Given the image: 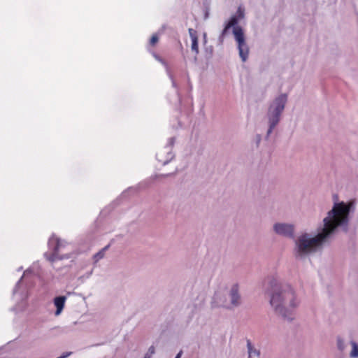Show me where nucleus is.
<instances>
[{"label": "nucleus", "instance_id": "obj_8", "mask_svg": "<svg viewBox=\"0 0 358 358\" xmlns=\"http://www.w3.org/2000/svg\"><path fill=\"white\" fill-rule=\"evenodd\" d=\"M227 296L232 308L240 306L242 303V296L240 292V285L234 282L230 285L227 290Z\"/></svg>", "mask_w": 358, "mask_h": 358}, {"label": "nucleus", "instance_id": "obj_24", "mask_svg": "<svg viewBox=\"0 0 358 358\" xmlns=\"http://www.w3.org/2000/svg\"><path fill=\"white\" fill-rule=\"evenodd\" d=\"M261 140V136L259 135L257 136V142L259 143Z\"/></svg>", "mask_w": 358, "mask_h": 358}, {"label": "nucleus", "instance_id": "obj_2", "mask_svg": "<svg viewBox=\"0 0 358 358\" xmlns=\"http://www.w3.org/2000/svg\"><path fill=\"white\" fill-rule=\"evenodd\" d=\"M270 285L269 303L273 312L285 320H293L295 311L301 303L296 291L289 285L282 284L276 279L271 280Z\"/></svg>", "mask_w": 358, "mask_h": 358}, {"label": "nucleus", "instance_id": "obj_19", "mask_svg": "<svg viewBox=\"0 0 358 358\" xmlns=\"http://www.w3.org/2000/svg\"><path fill=\"white\" fill-rule=\"evenodd\" d=\"M234 15L237 16L240 20H242L245 16L244 9L241 6L238 7L236 13Z\"/></svg>", "mask_w": 358, "mask_h": 358}, {"label": "nucleus", "instance_id": "obj_18", "mask_svg": "<svg viewBox=\"0 0 358 358\" xmlns=\"http://www.w3.org/2000/svg\"><path fill=\"white\" fill-rule=\"evenodd\" d=\"M26 299H27V295L24 294L22 296V300L23 301L22 302V304L21 305H18L16 307H15V309L17 310H23L25 308V307H26V303L24 301Z\"/></svg>", "mask_w": 358, "mask_h": 358}, {"label": "nucleus", "instance_id": "obj_17", "mask_svg": "<svg viewBox=\"0 0 358 358\" xmlns=\"http://www.w3.org/2000/svg\"><path fill=\"white\" fill-rule=\"evenodd\" d=\"M345 347L346 346H345L344 341L341 338L338 337L337 338V348H338V349L340 351L343 352V351L345 350Z\"/></svg>", "mask_w": 358, "mask_h": 358}, {"label": "nucleus", "instance_id": "obj_20", "mask_svg": "<svg viewBox=\"0 0 358 358\" xmlns=\"http://www.w3.org/2000/svg\"><path fill=\"white\" fill-rule=\"evenodd\" d=\"M155 349L154 346H150L147 352V353L145 355L144 358H151L152 356L155 354Z\"/></svg>", "mask_w": 358, "mask_h": 358}, {"label": "nucleus", "instance_id": "obj_12", "mask_svg": "<svg viewBox=\"0 0 358 358\" xmlns=\"http://www.w3.org/2000/svg\"><path fill=\"white\" fill-rule=\"evenodd\" d=\"M247 348L248 352V358H259L260 356L259 350L257 349L250 340L247 341Z\"/></svg>", "mask_w": 358, "mask_h": 358}, {"label": "nucleus", "instance_id": "obj_10", "mask_svg": "<svg viewBox=\"0 0 358 358\" xmlns=\"http://www.w3.org/2000/svg\"><path fill=\"white\" fill-rule=\"evenodd\" d=\"M66 299L67 298L65 296H59L54 299L53 303L56 307V311L55 313V316H59L62 313L64 308Z\"/></svg>", "mask_w": 358, "mask_h": 358}, {"label": "nucleus", "instance_id": "obj_4", "mask_svg": "<svg viewBox=\"0 0 358 358\" xmlns=\"http://www.w3.org/2000/svg\"><path fill=\"white\" fill-rule=\"evenodd\" d=\"M239 20H240L237 16H231L230 20L226 23L225 27L220 34V39L222 40L227 31L232 27L233 34L238 44L240 57L243 62H245L248 57L249 48L245 42L243 30L238 25Z\"/></svg>", "mask_w": 358, "mask_h": 358}, {"label": "nucleus", "instance_id": "obj_5", "mask_svg": "<svg viewBox=\"0 0 358 358\" xmlns=\"http://www.w3.org/2000/svg\"><path fill=\"white\" fill-rule=\"evenodd\" d=\"M49 251L44 254L45 258L50 262H55L57 259H68L70 257L68 253H64L66 248L69 245L62 240L52 236L48 241Z\"/></svg>", "mask_w": 358, "mask_h": 358}, {"label": "nucleus", "instance_id": "obj_3", "mask_svg": "<svg viewBox=\"0 0 358 358\" xmlns=\"http://www.w3.org/2000/svg\"><path fill=\"white\" fill-rule=\"evenodd\" d=\"M287 102V95L281 94L276 96L268 105L266 119L268 124L266 138L268 139L273 129L279 124Z\"/></svg>", "mask_w": 358, "mask_h": 358}, {"label": "nucleus", "instance_id": "obj_7", "mask_svg": "<svg viewBox=\"0 0 358 358\" xmlns=\"http://www.w3.org/2000/svg\"><path fill=\"white\" fill-rule=\"evenodd\" d=\"M174 142L175 138L171 137L169 138L167 145L162 150L157 153V159L161 162L162 165L167 164L174 157V155L172 152V147Z\"/></svg>", "mask_w": 358, "mask_h": 358}, {"label": "nucleus", "instance_id": "obj_6", "mask_svg": "<svg viewBox=\"0 0 358 358\" xmlns=\"http://www.w3.org/2000/svg\"><path fill=\"white\" fill-rule=\"evenodd\" d=\"M273 231L278 236L287 238H294L295 226L292 223L278 222L273 225Z\"/></svg>", "mask_w": 358, "mask_h": 358}, {"label": "nucleus", "instance_id": "obj_11", "mask_svg": "<svg viewBox=\"0 0 358 358\" xmlns=\"http://www.w3.org/2000/svg\"><path fill=\"white\" fill-rule=\"evenodd\" d=\"M189 34L191 38L192 41V45H191V49L195 53V55L199 54V45H198V36H197V32L195 29L192 28H189Z\"/></svg>", "mask_w": 358, "mask_h": 358}, {"label": "nucleus", "instance_id": "obj_23", "mask_svg": "<svg viewBox=\"0 0 358 358\" xmlns=\"http://www.w3.org/2000/svg\"><path fill=\"white\" fill-rule=\"evenodd\" d=\"M181 355H182V352L180 351V352L178 353V355L176 356L175 358H180L181 357Z\"/></svg>", "mask_w": 358, "mask_h": 358}, {"label": "nucleus", "instance_id": "obj_14", "mask_svg": "<svg viewBox=\"0 0 358 358\" xmlns=\"http://www.w3.org/2000/svg\"><path fill=\"white\" fill-rule=\"evenodd\" d=\"M109 245L106 246L103 249H101L99 252H96L93 256V259L94 263L98 262L100 259H103L105 255L106 250L108 248Z\"/></svg>", "mask_w": 358, "mask_h": 358}, {"label": "nucleus", "instance_id": "obj_16", "mask_svg": "<svg viewBox=\"0 0 358 358\" xmlns=\"http://www.w3.org/2000/svg\"><path fill=\"white\" fill-rule=\"evenodd\" d=\"M29 273H31V270L30 269H27L24 272V274L21 277V278L17 281L14 289H13V295H16L17 294V289L20 286V284L22 280V278L24 277V276H27Z\"/></svg>", "mask_w": 358, "mask_h": 358}, {"label": "nucleus", "instance_id": "obj_1", "mask_svg": "<svg viewBox=\"0 0 358 358\" xmlns=\"http://www.w3.org/2000/svg\"><path fill=\"white\" fill-rule=\"evenodd\" d=\"M355 210V203H334L333 208L322 220L317 228V234H301L295 242L294 255L296 258H303L320 250L323 245L329 243L339 229L347 231L350 221V213Z\"/></svg>", "mask_w": 358, "mask_h": 358}, {"label": "nucleus", "instance_id": "obj_25", "mask_svg": "<svg viewBox=\"0 0 358 358\" xmlns=\"http://www.w3.org/2000/svg\"><path fill=\"white\" fill-rule=\"evenodd\" d=\"M203 38H204V40L206 41V34H203Z\"/></svg>", "mask_w": 358, "mask_h": 358}, {"label": "nucleus", "instance_id": "obj_13", "mask_svg": "<svg viewBox=\"0 0 358 358\" xmlns=\"http://www.w3.org/2000/svg\"><path fill=\"white\" fill-rule=\"evenodd\" d=\"M153 56L155 57V58L159 61L162 64H163L165 66H166V72H167V74L169 77V78L171 80V82H172V85L173 87H177V85H176V81L174 80L173 79V75L171 74L170 70H169V68L167 65V64L163 61L158 55H157L156 54L153 53Z\"/></svg>", "mask_w": 358, "mask_h": 358}, {"label": "nucleus", "instance_id": "obj_15", "mask_svg": "<svg viewBox=\"0 0 358 358\" xmlns=\"http://www.w3.org/2000/svg\"><path fill=\"white\" fill-rule=\"evenodd\" d=\"M350 344L352 345V350L350 353V357H352V358L358 357V344L354 341H352L350 342Z\"/></svg>", "mask_w": 358, "mask_h": 358}, {"label": "nucleus", "instance_id": "obj_21", "mask_svg": "<svg viewBox=\"0 0 358 358\" xmlns=\"http://www.w3.org/2000/svg\"><path fill=\"white\" fill-rule=\"evenodd\" d=\"M158 40H159V36H158L157 34H153L150 41V45H155L157 43Z\"/></svg>", "mask_w": 358, "mask_h": 358}, {"label": "nucleus", "instance_id": "obj_22", "mask_svg": "<svg viewBox=\"0 0 358 358\" xmlns=\"http://www.w3.org/2000/svg\"><path fill=\"white\" fill-rule=\"evenodd\" d=\"M71 354V352H66L64 354H63L62 356L57 357V358H66L68 357Z\"/></svg>", "mask_w": 358, "mask_h": 358}, {"label": "nucleus", "instance_id": "obj_9", "mask_svg": "<svg viewBox=\"0 0 358 358\" xmlns=\"http://www.w3.org/2000/svg\"><path fill=\"white\" fill-rule=\"evenodd\" d=\"M213 307L224 308L227 310L233 309L230 304L227 294H224L220 292H216L213 298L212 302Z\"/></svg>", "mask_w": 358, "mask_h": 358}]
</instances>
